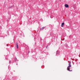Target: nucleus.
<instances>
[{"label":"nucleus","instance_id":"obj_1","mask_svg":"<svg viewBox=\"0 0 80 80\" xmlns=\"http://www.w3.org/2000/svg\"><path fill=\"white\" fill-rule=\"evenodd\" d=\"M69 66H68L67 67V70H68V71H69V72H72V69L70 70V68L72 67V65H71V63L69 62Z\"/></svg>","mask_w":80,"mask_h":80},{"label":"nucleus","instance_id":"obj_2","mask_svg":"<svg viewBox=\"0 0 80 80\" xmlns=\"http://www.w3.org/2000/svg\"><path fill=\"white\" fill-rule=\"evenodd\" d=\"M64 22H62V23L61 24V27H63V26H64Z\"/></svg>","mask_w":80,"mask_h":80},{"label":"nucleus","instance_id":"obj_3","mask_svg":"<svg viewBox=\"0 0 80 80\" xmlns=\"http://www.w3.org/2000/svg\"><path fill=\"white\" fill-rule=\"evenodd\" d=\"M65 6L66 8H68V4H65Z\"/></svg>","mask_w":80,"mask_h":80},{"label":"nucleus","instance_id":"obj_4","mask_svg":"<svg viewBox=\"0 0 80 80\" xmlns=\"http://www.w3.org/2000/svg\"><path fill=\"white\" fill-rule=\"evenodd\" d=\"M16 45L17 48H18V43H17Z\"/></svg>","mask_w":80,"mask_h":80},{"label":"nucleus","instance_id":"obj_5","mask_svg":"<svg viewBox=\"0 0 80 80\" xmlns=\"http://www.w3.org/2000/svg\"><path fill=\"white\" fill-rule=\"evenodd\" d=\"M16 58V60H17V58Z\"/></svg>","mask_w":80,"mask_h":80}]
</instances>
